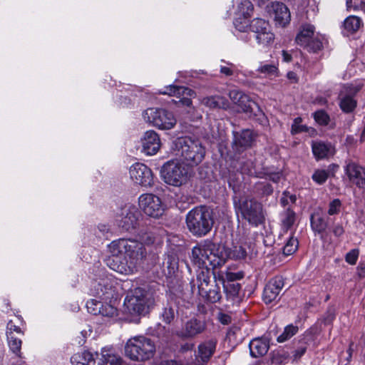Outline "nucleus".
Returning a JSON list of instances; mask_svg holds the SVG:
<instances>
[{
	"label": "nucleus",
	"mask_w": 365,
	"mask_h": 365,
	"mask_svg": "<svg viewBox=\"0 0 365 365\" xmlns=\"http://www.w3.org/2000/svg\"><path fill=\"white\" fill-rule=\"evenodd\" d=\"M229 259L227 247L225 245L215 244L210 240H205L192 250L191 261L198 268L208 269L209 267L216 268L222 266Z\"/></svg>",
	"instance_id": "1"
},
{
	"label": "nucleus",
	"mask_w": 365,
	"mask_h": 365,
	"mask_svg": "<svg viewBox=\"0 0 365 365\" xmlns=\"http://www.w3.org/2000/svg\"><path fill=\"white\" fill-rule=\"evenodd\" d=\"M175 155L181 157L188 165L195 166L205 158V149L198 140L182 137L175 141Z\"/></svg>",
	"instance_id": "2"
},
{
	"label": "nucleus",
	"mask_w": 365,
	"mask_h": 365,
	"mask_svg": "<svg viewBox=\"0 0 365 365\" xmlns=\"http://www.w3.org/2000/svg\"><path fill=\"white\" fill-rule=\"evenodd\" d=\"M234 205L236 212L252 225L257 227L264 222L262 205L254 197L248 195L235 197Z\"/></svg>",
	"instance_id": "3"
},
{
	"label": "nucleus",
	"mask_w": 365,
	"mask_h": 365,
	"mask_svg": "<svg viewBox=\"0 0 365 365\" xmlns=\"http://www.w3.org/2000/svg\"><path fill=\"white\" fill-rule=\"evenodd\" d=\"M186 225L193 235L205 236L211 230L213 225L212 213L205 206L195 207L187 212Z\"/></svg>",
	"instance_id": "4"
},
{
	"label": "nucleus",
	"mask_w": 365,
	"mask_h": 365,
	"mask_svg": "<svg viewBox=\"0 0 365 365\" xmlns=\"http://www.w3.org/2000/svg\"><path fill=\"white\" fill-rule=\"evenodd\" d=\"M210 270L208 269L198 272L196 280L190 282L191 292L201 296L210 303H215L220 300L222 296L220 288L216 284L210 285Z\"/></svg>",
	"instance_id": "5"
},
{
	"label": "nucleus",
	"mask_w": 365,
	"mask_h": 365,
	"mask_svg": "<svg viewBox=\"0 0 365 365\" xmlns=\"http://www.w3.org/2000/svg\"><path fill=\"white\" fill-rule=\"evenodd\" d=\"M160 176L166 184L180 187L187 183L191 173L187 165L178 160H170L163 165Z\"/></svg>",
	"instance_id": "6"
},
{
	"label": "nucleus",
	"mask_w": 365,
	"mask_h": 365,
	"mask_svg": "<svg viewBox=\"0 0 365 365\" xmlns=\"http://www.w3.org/2000/svg\"><path fill=\"white\" fill-rule=\"evenodd\" d=\"M142 115L146 123L161 130H170L177 123L173 113L163 108H149Z\"/></svg>",
	"instance_id": "7"
},
{
	"label": "nucleus",
	"mask_w": 365,
	"mask_h": 365,
	"mask_svg": "<svg viewBox=\"0 0 365 365\" xmlns=\"http://www.w3.org/2000/svg\"><path fill=\"white\" fill-rule=\"evenodd\" d=\"M295 42L313 53L318 52L323 47L321 37L318 34L315 35L314 26L309 24H304L301 26L295 38Z\"/></svg>",
	"instance_id": "8"
},
{
	"label": "nucleus",
	"mask_w": 365,
	"mask_h": 365,
	"mask_svg": "<svg viewBox=\"0 0 365 365\" xmlns=\"http://www.w3.org/2000/svg\"><path fill=\"white\" fill-rule=\"evenodd\" d=\"M140 209L148 216L158 218L164 212L160 199L151 193L143 194L138 198Z\"/></svg>",
	"instance_id": "9"
},
{
	"label": "nucleus",
	"mask_w": 365,
	"mask_h": 365,
	"mask_svg": "<svg viewBox=\"0 0 365 365\" xmlns=\"http://www.w3.org/2000/svg\"><path fill=\"white\" fill-rule=\"evenodd\" d=\"M359 88L351 84H344L339 93V106L345 113H352L357 106L355 98Z\"/></svg>",
	"instance_id": "10"
},
{
	"label": "nucleus",
	"mask_w": 365,
	"mask_h": 365,
	"mask_svg": "<svg viewBox=\"0 0 365 365\" xmlns=\"http://www.w3.org/2000/svg\"><path fill=\"white\" fill-rule=\"evenodd\" d=\"M206 328L205 320L193 317L186 321L176 334L182 339H193L202 334Z\"/></svg>",
	"instance_id": "11"
},
{
	"label": "nucleus",
	"mask_w": 365,
	"mask_h": 365,
	"mask_svg": "<svg viewBox=\"0 0 365 365\" xmlns=\"http://www.w3.org/2000/svg\"><path fill=\"white\" fill-rule=\"evenodd\" d=\"M267 11L273 18L276 26H286L291 20V14L289 9L281 2H272L267 6Z\"/></svg>",
	"instance_id": "12"
},
{
	"label": "nucleus",
	"mask_w": 365,
	"mask_h": 365,
	"mask_svg": "<svg viewBox=\"0 0 365 365\" xmlns=\"http://www.w3.org/2000/svg\"><path fill=\"white\" fill-rule=\"evenodd\" d=\"M284 285V279L282 277L277 276L271 279L264 288L262 299L264 303L269 304L277 301Z\"/></svg>",
	"instance_id": "13"
},
{
	"label": "nucleus",
	"mask_w": 365,
	"mask_h": 365,
	"mask_svg": "<svg viewBox=\"0 0 365 365\" xmlns=\"http://www.w3.org/2000/svg\"><path fill=\"white\" fill-rule=\"evenodd\" d=\"M121 240L123 249L124 259L132 273L137 272V241L133 240Z\"/></svg>",
	"instance_id": "14"
},
{
	"label": "nucleus",
	"mask_w": 365,
	"mask_h": 365,
	"mask_svg": "<svg viewBox=\"0 0 365 365\" xmlns=\"http://www.w3.org/2000/svg\"><path fill=\"white\" fill-rule=\"evenodd\" d=\"M344 171L350 182L359 188H365V168L355 162L349 161Z\"/></svg>",
	"instance_id": "15"
},
{
	"label": "nucleus",
	"mask_w": 365,
	"mask_h": 365,
	"mask_svg": "<svg viewBox=\"0 0 365 365\" xmlns=\"http://www.w3.org/2000/svg\"><path fill=\"white\" fill-rule=\"evenodd\" d=\"M165 89V90L162 92L163 94H168L169 96L181 98L180 101L182 105L187 107L191 106V98L195 96V92L192 89L184 86H177L173 85L166 87Z\"/></svg>",
	"instance_id": "16"
},
{
	"label": "nucleus",
	"mask_w": 365,
	"mask_h": 365,
	"mask_svg": "<svg viewBox=\"0 0 365 365\" xmlns=\"http://www.w3.org/2000/svg\"><path fill=\"white\" fill-rule=\"evenodd\" d=\"M123 314L125 320L135 322L137 316V294L135 290H130L127 293L124 299Z\"/></svg>",
	"instance_id": "17"
},
{
	"label": "nucleus",
	"mask_w": 365,
	"mask_h": 365,
	"mask_svg": "<svg viewBox=\"0 0 365 365\" xmlns=\"http://www.w3.org/2000/svg\"><path fill=\"white\" fill-rule=\"evenodd\" d=\"M143 152L146 155L155 154L160 147V140L156 132L148 130L145 132L142 139Z\"/></svg>",
	"instance_id": "18"
},
{
	"label": "nucleus",
	"mask_w": 365,
	"mask_h": 365,
	"mask_svg": "<svg viewBox=\"0 0 365 365\" xmlns=\"http://www.w3.org/2000/svg\"><path fill=\"white\" fill-rule=\"evenodd\" d=\"M119 221V226L126 230L135 229L137 225V207L135 205L123 209Z\"/></svg>",
	"instance_id": "19"
},
{
	"label": "nucleus",
	"mask_w": 365,
	"mask_h": 365,
	"mask_svg": "<svg viewBox=\"0 0 365 365\" xmlns=\"http://www.w3.org/2000/svg\"><path fill=\"white\" fill-rule=\"evenodd\" d=\"M114 282L110 279H101L98 283L93 284V294L103 299L113 297L115 293Z\"/></svg>",
	"instance_id": "20"
},
{
	"label": "nucleus",
	"mask_w": 365,
	"mask_h": 365,
	"mask_svg": "<svg viewBox=\"0 0 365 365\" xmlns=\"http://www.w3.org/2000/svg\"><path fill=\"white\" fill-rule=\"evenodd\" d=\"M155 303L153 292L150 290L138 288V315H146Z\"/></svg>",
	"instance_id": "21"
},
{
	"label": "nucleus",
	"mask_w": 365,
	"mask_h": 365,
	"mask_svg": "<svg viewBox=\"0 0 365 365\" xmlns=\"http://www.w3.org/2000/svg\"><path fill=\"white\" fill-rule=\"evenodd\" d=\"M217 341L210 339L199 344L196 359L199 362L207 363L214 354L216 349Z\"/></svg>",
	"instance_id": "22"
},
{
	"label": "nucleus",
	"mask_w": 365,
	"mask_h": 365,
	"mask_svg": "<svg viewBox=\"0 0 365 365\" xmlns=\"http://www.w3.org/2000/svg\"><path fill=\"white\" fill-rule=\"evenodd\" d=\"M155 351L154 343L144 336H138V360L145 361L153 357Z\"/></svg>",
	"instance_id": "23"
},
{
	"label": "nucleus",
	"mask_w": 365,
	"mask_h": 365,
	"mask_svg": "<svg viewBox=\"0 0 365 365\" xmlns=\"http://www.w3.org/2000/svg\"><path fill=\"white\" fill-rule=\"evenodd\" d=\"M249 346L251 356L258 358L263 356L267 353L269 344L265 339L257 338L250 341Z\"/></svg>",
	"instance_id": "24"
},
{
	"label": "nucleus",
	"mask_w": 365,
	"mask_h": 365,
	"mask_svg": "<svg viewBox=\"0 0 365 365\" xmlns=\"http://www.w3.org/2000/svg\"><path fill=\"white\" fill-rule=\"evenodd\" d=\"M254 134L251 130L246 129L241 132L234 133V144L240 148L245 149L252 145Z\"/></svg>",
	"instance_id": "25"
},
{
	"label": "nucleus",
	"mask_w": 365,
	"mask_h": 365,
	"mask_svg": "<svg viewBox=\"0 0 365 365\" xmlns=\"http://www.w3.org/2000/svg\"><path fill=\"white\" fill-rule=\"evenodd\" d=\"M124 257H115V256H110L108 255L105 259V262L106 265L111 269L119 272V273H125L133 274L129 271L128 267L126 264V262H123Z\"/></svg>",
	"instance_id": "26"
},
{
	"label": "nucleus",
	"mask_w": 365,
	"mask_h": 365,
	"mask_svg": "<svg viewBox=\"0 0 365 365\" xmlns=\"http://www.w3.org/2000/svg\"><path fill=\"white\" fill-rule=\"evenodd\" d=\"M257 72L265 77L275 78L279 76L278 62L276 61H261Z\"/></svg>",
	"instance_id": "27"
},
{
	"label": "nucleus",
	"mask_w": 365,
	"mask_h": 365,
	"mask_svg": "<svg viewBox=\"0 0 365 365\" xmlns=\"http://www.w3.org/2000/svg\"><path fill=\"white\" fill-rule=\"evenodd\" d=\"M139 184L142 187H150L154 184L153 175L151 170L145 164L138 163Z\"/></svg>",
	"instance_id": "28"
},
{
	"label": "nucleus",
	"mask_w": 365,
	"mask_h": 365,
	"mask_svg": "<svg viewBox=\"0 0 365 365\" xmlns=\"http://www.w3.org/2000/svg\"><path fill=\"white\" fill-rule=\"evenodd\" d=\"M71 361L73 365H96L94 355L88 351L75 354Z\"/></svg>",
	"instance_id": "29"
},
{
	"label": "nucleus",
	"mask_w": 365,
	"mask_h": 365,
	"mask_svg": "<svg viewBox=\"0 0 365 365\" xmlns=\"http://www.w3.org/2000/svg\"><path fill=\"white\" fill-rule=\"evenodd\" d=\"M271 29L269 21L264 19L255 18L250 21V30L255 34V36Z\"/></svg>",
	"instance_id": "30"
},
{
	"label": "nucleus",
	"mask_w": 365,
	"mask_h": 365,
	"mask_svg": "<svg viewBox=\"0 0 365 365\" xmlns=\"http://www.w3.org/2000/svg\"><path fill=\"white\" fill-rule=\"evenodd\" d=\"M7 342L10 350L19 357L21 356V348L22 344L21 337L19 335L12 334L10 331L7 334Z\"/></svg>",
	"instance_id": "31"
},
{
	"label": "nucleus",
	"mask_w": 365,
	"mask_h": 365,
	"mask_svg": "<svg viewBox=\"0 0 365 365\" xmlns=\"http://www.w3.org/2000/svg\"><path fill=\"white\" fill-rule=\"evenodd\" d=\"M312 152L317 159H323L331 153V145L323 142H314L312 143Z\"/></svg>",
	"instance_id": "32"
},
{
	"label": "nucleus",
	"mask_w": 365,
	"mask_h": 365,
	"mask_svg": "<svg viewBox=\"0 0 365 365\" xmlns=\"http://www.w3.org/2000/svg\"><path fill=\"white\" fill-rule=\"evenodd\" d=\"M202 103L210 108H225L227 104L226 100L219 96L204 98Z\"/></svg>",
	"instance_id": "33"
},
{
	"label": "nucleus",
	"mask_w": 365,
	"mask_h": 365,
	"mask_svg": "<svg viewBox=\"0 0 365 365\" xmlns=\"http://www.w3.org/2000/svg\"><path fill=\"white\" fill-rule=\"evenodd\" d=\"M361 25V20L356 16H349L344 21V29L349 34L357 31Z\"/></svg>",
	"instance_id": "34"
},
{
	"label": "nucleus",
	"mask_w": 365,
	"mask_h": 365,
	"mask_svg": "<svg viewBox=\"0 0 365 365\" xmlns=\"http://www.w3.org/2000/svg\"><path fill=\"white\" fill-rule=\"evenodd\" d=\"M241 285L239 283L232 282L224 284V290L227 299L233 302L237 301Z\"/></svg>",
	"instance_id": "35"
},
{
	"label": "nucleus",
	"mask_w": 365,
	"mask_h": 365,
	"mask_svg": "<svg viewBox=\"0 0 365 365\" xmlns=\"http://www.w3.org/2000/svg\"><path fill=\"white\" fill-rule=\"evenodd\" d=\"M254 7L252 2L249 0H242L237 8V15L238 17H250Z\"/></svg>",
	"instance_id": "36"
},
{
	"label": "nucleus",
	"mask_w": 365,
	"mask_h": 365,
	"mask_svg": "<svg viewBox=\"0 0 365 365\" xmlns=\"http://www.w3.org/2000/svg\"><path fill=\"white\" fill-rule=\"evenodd\" d=\"M274 38L275 36L272 31V29L255 36L257 43L264 47L272 45L274 43Z\"/></svg>",
	"instance_id": "37"
},
{
	"label": "nucleus",
	"mask_w": 365,
	"mask_h": 365,
	"mask_svg": "<svg viewBox=\"0 0 365 365\" xmlns=\"http://www.w3.org/2000/svg\"><path fill=\"white\" fill-rule=\"evenodd\" d=\"M125 354L131 360H137V336L128 339L125 346Z\"/></svg>",
	"instance_id": "38"
},
{
	"label": "nucleus",
	"mask_w": 365,
	"mask_h": 365,
	"mask_svg": "<svg viewBox=\"0 0 365 365\" xmlns=\"http://www.w3.org/2000/svg\"><path fill=\"white\" fill-rule=\"evenodd\" d=\"M327 222L326 220L320 216H312L311 218V226L312 230L318 234H322L325 232L327 228Z\"/></svg>",
	"instance_id": "39"
},
{
	"label": "nucleus",
	"mask_w": 365,
	"mask_h": 365,
	"mask_svg": "<svg viewBox=\"0 0 365 365\" xmlns=\"http://www.w3.org/2000/svg\"><path fill=\"white\" fill-rule=\"evenodd\" d=\"M295 222V213L290 209H287L282 216V226L284 230H289Z\"/></svg>",
	"instance_id": "40"
},
{
	"label": "nucleus",
	"mask_w": 365,
	"mask_h": 365,
	"mask_svg": "<svg viewBox=\"0 0 365 365\" xmlns=\"http://www.w3.org/2000/svg\"><path fill=\"white\" fill-rule=\"evenodd\" d=\"M227 252L229 255V259H244L247 252L242 246H234L232 250L227 247Z\"/></svg>",
	"instance_id": "41"
},
{
	"label": "nucleus",
	"mask_w": 365,
	"mask_h": 365,
	"mask_svg": "<svg viewBox=\"0 0 365 365\" xmlns=\"http://www.w3.org/2000/svg\"><path fill=\"white\" fill-rule=\"evenodd\" d=\"M297 331L298 327L297 326L292 324L287 325L284 328V331L278 336L277 340L279 343L284 342L295 335Z\"/></svg>",
	"instance_id": "42"
},
{
	"label": "nucleus",
	"mask_w": 365,
	"mask_h": 365,
	"mask_svg": "<svg viewBox=\"0 0 365 365\" xmlns=\"http://www.w3.org/2000/svg\"><path fill=\"white\" fill-rule=\"evenodd\" d=\"M121 240L113 241L108 246V253L110 256L124 257L123 249L121 246Z\"/></svg>",
	"instance_id": "43"
},
{
	"label": "nucleus",
	"mask_w": 365,
	"mask_h": 365,
	"mask_svg": "<svg viewBox=\"0 0 365 365\" xmlns=\"http://www.w3.org/2000/svg\"><path fill=\"white\" fill-rule=\"evenodd\" d=\"M299 246L298 240L294 237H290L283 248V253L286 255H290L294 253Z\"/></svg>",
	"instance_id": "44"
},
{
	"label": "nucleus",
	"mask_w": 365,
	"mask_h": 365,
	"mask_svg": "<svg viewBox=\"0 0 365 365\" xmlns=\"http://www.w3.org/2000/svg\"><path fill=\"white\" fill-rule=\"evenodd\" d=\"M250 17H237L234 21V25L236 29L240 32H247L250 30Z\"/></svg>",
	"instance_id": "45"
},
{
	"label": "nucleus",
	"mask_w": 365,
	"mask_h": 365,
	"mask_svg": "<svg viewBox=\"0 0 365 365\" xmlns=\"http://www.w3.org/2000/svg\"><path fill=\"white\" fill-rule=\"evenodd\" d=\"M236 105L240 106L244 112L249 113L252 111V106L255 103L250 99L247 95L244 93Z\"/></svg>",
	"instance_id": "46"
},
{
	"label": "nucleus",
	"mask_w": 365,
	"mask_h": 365,
	"mask_svg": "<svg viewBox=\"0 0 365 365\" xmlns=\"http://www.w3.org/2000/svg\"><path fill=\"white\" fill-rule=\"evenodd\" d=\"M100 309L101 312H99V314L102 315L103 317L112 318L117 316L118 314L117 309L109 304H103L101 303Z\"/></svg>",
	"instance_id": "47"
},
{
	"label": "nucleus",
	"mask_w": 365,
	"mask_h": 365,
	"mask_svg": "<svg viewBox=\"0 0 365 365\" xmlns=\"http://www.w3.org/2000/svg\"><path fill=\"white\" fill-rule=\"evenodd\" d=\"M315 121L321 125H327L330 120L329 115L323 110H319L313 113Z\"/></svg>",
	"instance_id": "48"
},
{
	"label": "nucleus",
	"mask_w": 365,
	"mask_h": 365,
	"mask_svg": "<svg viewBox=\"0 0 365 365\" xmlns=\"http://www.w3.org/2000/svg\"><path fill=\"white\" fill-rule=\"evenodd\" d=\"M101 302L96 299H91L86 303L88 312L93 315L99 314V312H101Z\"/></svg>",
	"instance_id": "49"
},
{
	"label": "nucleus",
	"mask_w": 365,
	"mask_h": 365,
	"mask_svg": "<svg viewBox=\"0 0 365 365\" xmlns=\"http://www.w3.org/2000/svg\"><path fill=\"white\" fill-rule=\"evenodd\" d=\"M329 173L325 170H317L312 175V179L317 183L321 185L326 182Z\"/></svg>",
	"instance_id": "50"
},
{
	"label": "nucleus",
	"mask_w": 365,
	"mask_h": 365,
	"mask_svg": "<svg viewBox=\"0 0 365 365\" xmlns=\"http://www.w3.org/2000/svg\"><path fill=\"white\" fill-rule=\"evenodd\" d=\"M341 207V202L339 199H334L329 202L328 214L334 215L338 214Z\"/></svg>",
	"instance_id": "51"
},
{
	"label": "nucleus",
	"mask_w": 365,
	"mask_h": 365,
	"mask_svg": "<svg viewBox=\"0 0 365 365\" xmlns=\"http://www.w3.org/2000/svg\"><path fill=\"white\" fill-rule=\"evenodd\" d=\"M359 251L358 249H353L346 253L345 260L351 265H354L358 259Z\"/></svg>",
	"instance_id": "52"
},
{
	"label": "nucleus",
	"mask_w": 365,
	"mask_h": 365,
	"mask_svg": "<svg viewBox=\"0 0 365 365\" xmlns=\"http://www.w3.org/2000/svg\"><path fill=\"white\" fill-rule=\"evenodd\" d=\"M11 332L12 334L19 335L23 336L24 333L22 329L17 325H16L12 320H10L6 326V334Z\"/></svg>",
	"instance_id": "53"
},
{
	"label": "nucleus",
	"mask_w": 365,
	"mask_h": 365,
	"mask_svg": "<svg viewBox=\"0 0 365 365\" xmlns=\"http://www.w3.org/2000/svg\"><path fill=\"white\" fill-rule=\"evenodd\" d=\"M301 123H302V118L299 117L296 118L294 120L293 124L292 125V130H291V133L292 134H297L299 133L306 131V130H307L306 126L301 125Z\"/></svg>",
	"instance_id": "54"
},
{
	"label": "nucleus",
	"mask_w": 365,
	"mask_h": 365,
	"mask_svg": "<svg viewBox=\"0 0 365 365\" xmlns=\"http://www.w3.org/2000/svg\"><path fill=\"white\" fill-rule=\"evenodd\" d=\"M163 322L170 324L175 318V310L172 307H165L162 313Z\"/></svg>",
	"instance_id": "55"
},
{
	"label": "nucleus",
	"mask_w": 365,
	"mask_h": 365,
	"mask_svg": "<svg viewBox=\"0 0 365 365\" xmlns=\"http://www.w3.org/2000/svg\"><path fill=\"white\" fill-rule=\"evenodd\" d=\"M297 200L296 195L290 194L287 191H284L282 193V196L280 199V202L283 207H285L289 203H294Z\"/></svg>",
	"instance_id": "56"
},
{
	"label": "nucleus",
	"mask_w": 365,
	"mask_h": 365,
	"mask_svg": "<svg viewBox=\"0 0 365 365\" xmlns=\"http://www.w3.org/2000/svg\"><path fill=\"white\" fill-rule=\"evenodd\" d=\"M256 186L257 189L261 190L263 195H269L273 192L272 186L268 183L258 182Z\"/></svg>",
	"instance_id": "57"
},
{
	"label": "nucleus",
	"mask_w": 365,
	"mask_h": 365,
	"mask_svg": "<svg viewBox=\"0 0 365 365\" xmlns=\"http://www.w3.org/2000/svg\"><path fill=\"white\" fill-rule=\"evenodd\" d=\"M307 346L304 344L296 349L293 354V360L298 361L307 351Z\"/></svg>",
	"instance_id": "58"
},
{
	"label": "nucleus",
	"mask_w": 365,
	"mask_h": 365,
	"mask_svg": "<svg viewBox=\"0 0 365 365\" xmlns=\"http://www.w3.org/2000/svg\"><path fill=\"white\" fill-rule=\"evenodd\" d=\"M154 236L152 233L145 232L140 235V242L141 244L150 245L154 242Z\"/></svg>",
	"instance_id": "59"
},
{
	"label": "nucleus",
	"mask_w": 365,
	"mask_h": 365,
	"mask_svg": "<svg viewBox=\"0 0 365 365\" xmlns=\"http://www.w3.org/2000/svg\"><path fill=\"white\" fill-rule=\"evenodd\" d=\"M243 94L244 93L242 92L237 90H232L229 93L230 98L235 104H237L239 102Z\"/></svg>",
	"instance_id": "60"
},
{
	"label": "nucleus",
	"mask_w": 365,
	"mask_h": 365,
	"mask_svg": "<svg viewBox=\"0 0 365 365\" xmlns=\"http://www.w3.org/2000/svg\"><path fill=\"white\" fill-rule=\"evenodd\" d=\"M227 279L230 281V282H234V281H236V280H239V279H241L243 278L244 277V274L242 272H237V273H234V272H228L227 273Z\"/></svg>",
	"instance_id": "61"
},
{
	"label": "nucleus",
	"mask_w": 365,
	"mask_h": 365,
	"mask_svg": "<svg viewBox=\"0 0 365 365\" xmlns=\"http://www.w3.org/2000/svg\"><path fill=\"white\" fill-rule=\"evenodd\" d=\"M218 319L223 324H228L231 322V317L228 314L224 313L219 314Z\"/></svg>",
	"instance_id": "62"
},
{
	"label": "nucleus",
	"mask_w": 365,
	"mask_h": 365,
	"mask_svg": "<svg viewBox=\"0 0 365 365\" xmlns=\"http://www.w3.org/2000/svg\"><path fill=\"white\" fill-rule=\"evenodd\" d=\"M344 232V228L341 225H336L333 228V233L336 237L341 236Z\"/></svg>",
	"instance_id": "63"
},
{
	"label": "nucleus",
	"mask_w": 365,
	"mask_h": 365,
	"mask_svg": "<svg viewBox=\"0 0 365 365\" xmlns=\"http://www.w3.org/2000/svg\"><path fill=\"white\" fill-rule=\"evenodd\" d=\"M357 274L360 278L365 277V264L359 263L357 268Z\"/></svg>",
	"instance_id": "64"
}]
</instances>
